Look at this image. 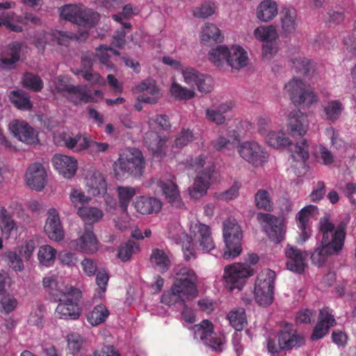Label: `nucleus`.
<instances>
[{
	"mask_svg": "<svg viewBox=\"0 0 356 356\" xmlns=\"http://www.w3.org/2000/svg\"><path fill=\"white\" fill-rule=\"evenodd\" d=\"M200 39L202 42L204 44L211 41L221 42L224 40V36L214 24L206 23L202 26Z\"/></svg>",
	"mask_w": 356,
	"mask_h": 356,
	"instance_id": "72a5a7b5",
	"label": "nucleus"
},
{
	"mask_svg": "<svg viewBox=\"0 0 356 356\" xmlns=\"http://www.w3.org/2000/svg\"><path fill=\"white\" fill-rule=\"evenodd\" d=\"M145 168V158L142 152L131 148L120 154L113 164L115 176L117 179H124L131 176L140 177Z\"/></svg>",
	"mask_w": 356,
	"mask_h": 356,
	"instance_id": "f03ea898",
	"label": "nucleus"
},
{
	"mask_svg": "<svg viewBox=\"0 0 356 356\" xmlns=\"http://www.w3.org/2000/svg\"><path fill=\"white\" fill-rule=\"evenodd\" d=\"M194 139L193 131L189 129H182L175 140L174 146L182 148L191 143Z\"/></svg>",
	"mask_w": 356,
	"mask_h": 356,
	"instance_id": "052dcab7",
	"label": "nucleus"
},
{
	"mask_svg": "<svg viewBox=\"0 0 356 356\" xmlns=\"http://www.w3.org/2000/svg\"><path fill=\"white\" fill-rule=\"evenodd\" d=\"M56 250L50 245H42L39 248L38 257L40 262L45 266H51L55 260Z\"/></svg>",
	"mask_w": 356,
	"mask_h": 356,
	"instance_id": "864d4df0",
	"label": "nucleus"
},
{
	"mask_svg": "<svg viewBox=\"0 0 356 356\" xmlns=\"http://www.w3.org/2000/svg\"><path fill=\"white\" fill-rule=\"evenodd\" d=\"M50 35L53 41L57 42L59 45L65 47H67L70 44V40L75 38L74 33L58 30L52 31Z\"/></svg>",
	"mask_w": 356,
	"mask_h": 356,
	"instance_id": "680f3d73",
	"label": "nucleus"
},
{
	"mask_svg": "<svg viewBox=\"0 0 356 356\" xmlns=\"http://www.w3.org/2000/svg\"><path fill=\"white\" fill-rule=\"evenodd\" d=\"M52 163L55 169L65 178L72 177L77 170V161L69 156L56 154Z\"/></svg>",
	"mask_w": 356,
	"mask_h": 356,
	"instance_id": "393cba45",
	"label": "nucleus"
},
{
	"mask_svg": "<svg viewBox=\"0 0 356 356\" xmlns=\"http://www.w3.org/2000/svg\"><path fill=\"white\" fill-rule=\"evenodd\" d=\"M82 298L81 291H75L73 296L67 297L58 302L55 314L60 319L77 320L81 316V309L79 305Z\"/></svg>",
	"mask_w": 356,
	"mask_h": 356,
	"instance_id": "ddd939ff",
	"label": "nucleus"
},
{
	"mask_svg": "<svg viewBox=\"0 0 356 356\" xmlns=\"http://www.w3.org/2000/svg\"><path fill=\"white\" fill-rule=\"evenodd\" d=\"M254 274V270L245 264H233L224 268L222 282L229 291H241L247 279Z\"/></svg>",
	"mask_w": 356,
	"mask_h": 356,
	"instance_id": "423d86ee",
	"label": "nucleus"
},
{
	"mask_svg": "<svg viewBox=\"0 0 356 356\" xmlns=\"http://www.w3.org/2000/svg\"><path fill=\"white\" fill-rule=\"evenodd\" d=\"M0 228L7 235H10L13 230L17 229L12 215L3 207H0Z\"/></svg>",
	"mask_w": 356,
	"mask_h": 356,
	"instance_id": "09e8293b",
	"label": "nucleus"
},
{
	"mask_svg": "<svg viewBox=\"0 0 356 356\" xmlns=\"http://www.w3.org/2000/svg\"><path fill=\"white\" fill-rule=\"evenodd\" d=\"M152 266L161 273H165L170 267L171 261L166 252L159 248H154L149 257Z\"/></svg>",
	"mask_w": 356,
	"mask_h": 356,
	"instance_id": "7c9ffc66",
	"label": "nucleus"
},
{
	"mask_svg": "<svg viewBox=\"0 0 356 356\" xmlns=\"http://www.w3.org/2000/svg\"><path fill=\"white\" fill-rule=\"evenodd\" d=\"M291 63L292 69L298 74L309 76L310 72L314 70L313 63L304 56H296L291 58Z\"/></svg>",
	"mask_w": 356,
	"mask_h": 356,
	"instance_id": "a19ab883",
	"label": "nucleus"
},
{
	"mask_svg": "<svg viewBox=\"0 0 356 356\" xmlns=\"http://www.w3.org/2000/svg\"><path fill=\"white\" fill-rule=\"evenodd\" d=\"M317 214H318V208L313 204L304 207L296 214L297 226L301 231L300 235V242L304 243L310 237L311 229L309 222Z\"/></svg>",
	"mask_w": 356,
	"mask_h": 356,
	"instance_id": "f3484780",
	"label": "nucleus"
},
{
	"mask_svg": "<svg viewBox=\"0 0 356 356\" xmlns=\"http://www.w3.org/2000/svg\"><path fill=\"white\" fill-rule=\"evenodd\" d=\"M136 210L143 215L158 213L162 207V202L154 197L138 196L134 202Z\"/></svg>",
	"mask_w": 356,
	"mask_h": 356,
	"instance_id": "c85d7f7f",
	"label": "nucleus"
},
{
	"mask_svg": "<svg viewBox=\"0 0 356 356\" xmlns=\"http://www.w3.org/2000/svg\"><path fill=\"white\" fill-rule=\"evenodd\" d=\"M87 138L88 137L80 134H76L75 136H72L68 134H64L63 136V141L65 146L75 152H79L83 150L87 149Z\"/></svg>",
	"mask_w": 356,
	"mask_h": 356,
	"instance_id": "c9c22d12",
	"label": "nucleus"
},
{
	"mask_svg": "<svg viewBox=\"0 0 356 356\" xmlns=\"http://www.w3.org/2000/svg\"><path fill=\"white\" fill-rule=\"evenodd\" d=\"M138 249V246L134 241H129L120 246L118 256L122 261H127L130 259L135 250Z\"/></svg>",
	"mask_w": 356,
	"mask_h": 356,
	"instance_id": "bf43d9fd",
	"label": "nucleus"
},
{
	"mask_svg": "<svg viewBox=\"0 0 356 356\" xmlns=\"http://www.w3.org/2000/svg\"><path fill=\"white\" fill-rule=\"evenodd\" d=\"M275 272L266 269L257 275L254 284V297L257 302L261 306L270 305L274 300Z\"/></svg>",
	"mask_w": 356,
	"mask_h": 356,
	"instance_id": "0eeeda50",
	"label": "nucleus"
},
{
	"mask_svg": "<svg viewBox=\"0 0 356 356\" xmlns=\"http://www.w3.org/2000/svg\"><path fill=\"white\" fill-rule=\"evenodd\" d=\"M208 56L209 60L218 67L226 61L232 68L240 69L248 63L247 52L240 46H233L229 49L226 46L218 45L211 49Z\"/></svg>",
	"mask_w": 356,
	"mask_h": 356,
	"instance_id": "20e7f679",
	"label": "nucleus"
},
{
	"mask_svg": "<svg viewBox=\"0 0 356 356\" xmlns=\"http://www.w3.org/2000/svg\"><path fill=\"white\" fill-rule=\"evenodd\" d=\"M236 148L240 156L253 165H261L268 161L267 152L254 140L238 141Z\"/></svg>",
	"mask_w": 356,
	"mask_h": 356,
	"instance_id": "9b49d317",
	"label": "nucleus"
},
{
	"mask_svg": "<svg viewBox=\"0 0 356 356\" xmlns=\"http://www.w3.org/2000/svg\"><path fill=\"white\" fill-rule=\"evenodd\" d=\"M87 192L93 196L104 195L107 192V184L104 175L97 170H90L86 177Z\"/></svg>",
	"mask_w": 356,
	"mask_h": 356,
	"instance_id": "412c9836",
	"label": "nucleus"
},
{
	"mask_svg": "<svg viewBox=\"0 0 356 356\" xmlns=\"http://www.w3.org/2000/svg\"><path fill=\"white\" fill-rule=\"evenodd\" d=\"M79 17H80V22H77V25L83 26L93 25L99 19V15L97 12L91 9H83L81 7Z\"/></svg>",
	"mask_w": 356,
	"mask_h": 356,
	"instance_id": "5fc2aeb1",
	"label": "nucleus"
},
{
	"mask_svg": "<svg viewBox=\"0 0 356 356\" xmlns=\"http://www.w3.org/2000/svg\"><path fill=\"white\" fill-rule=\"evenodd\" d=\"M6 257L10 267L15 271H22L24 269V264L22 256L16 252L10 251L6 253Z\"/></svg>",
	"mask_w": 356,
	"mask_h": 356,
	"instance_id": "338daca9",
	"label": "nucleus"
},
{
	"mask_svg": "<svg viewBox=\"0 0 356 356\" xmlns=\"http://www.w3.org/2000/svg\"><path fill=\"white\" fill-rule=\"evenodd\" d=\"M192 330L195 339L202 341L216 352L222 350L225 337L213 332V325L210 321L203 320L200 323L195 325Z\"/></svg>",
	"mask_w": 356,
	"mask_h": 356,
	"instance_id": "9d476101",
	"label": "nucleus"
},
{
	"mask_svg": "<svg viewBox=\"0 0 356 356\" xmlns=\"http://www.w3.org/2000/svg\"><path fill=\"white\" fill-rule=\"evenodd\" d=\"M8 99L10 103L17 109L29 111L33 108L30 97L23 90H15L10 92Z\"/></svg>",
	"mask_w": 356,
	"mask_h": 356,
	"instance_id": "473e14b6",
	"label": "nucleus"
},
{
	"mask_svg": "<svg viewBox=\"0 0 356 356\" xmlns=\"http://www.w3.org/2000/svg\"><path fill=\"white\" fill-rule=\"evenodd\" d=\"M0 304L2 311L6 314L13 312L17 305V299L10 294L3 295L1 299Z\"/></svg>",
	"mask_w": 356,
	"mask_h": 356,
	"instance_id": "69168bd1",
	"label": "nucleus"
},
{
	"mask_svg": "<svg viewBox=\"0 0 356 356\" xmlns=\"http://www.w3.org/2000/svg\"><path fill=\"white\" fill-rule=\"evenodd\" d=\"M109 280V275L105 270H99L96 276V284L99 286V291L97 296L99 299H102L104 296V293L107 289L108 282Z\"/></svg>",
	"mask_w": 356,
	"mask_h": 356,
	"instance_id": "e2e57ef3",
	"label": "nucleus"
},
{
	"mask_svg": "<svg viewBox=\"0 0 356 356\" xmlns=\"http://www.w3.org/2000/svg\"><path fill=\"white\" fill-rule=\"evenodd\" d=\"M287 257V269L299 274H302L305 268L307 255L296 247L288 245L285 250Z\"/></svg>",
	"mask_w": 356,
	"mask_h": 356,
	"instance_id": "4be33fe9",
	"label": "nucleus"
},
{
	"mask_svg": "<svg viewBox=\"0 0 356 356\" xmlns=\"http://www.w3.org/2000/svg\"><path fill=\"white\" fill-rule=\"evenodd\" d=\"M144 140L145 145L153 154L159 156L165 155V145L168 141V138L165 136H162L157 131H148L145 134Z\"/></svg>",
	"mask_w": 356,
	"mask_h": 356,
	"instance_id": "cd10ccee",
	"label": "nucleus"
},
{
	"mask_svg": "<svg viewBox=\"0 0 356 356\" xmlns=\"http://www.w3.org/2000/svg\"><path fill=\"white\" fill-rule=\"evenodd\" d=\"M267 143L269 145L279 149L291 145L290 139L285 136V134L279 131H270L267 136Z\"/></svg>",
	"mask_w": 356,
	"mask_h": 356,
	"instance_id": "8fccbe9b",
	"label": "nucleus"
},
{
	"mask_svg": "<svg viewBox=\"0 0 356 356\" xmlns=\"http://www.w3.org/2000/svg\"><path fill=\"white\" fill-rule=\"evenodd\" d=\"M215 167L209 166L201 171L195 178L193 188L190 190V195L194 198L204 195L210 186Z\"/></svg>",
	"mask_w": 356,
	"mask_h": 356,
	"instance_id": "b1692460",
	"label": "nucleus"
},
{
	"mask_svg": "<svg viewBox=\"0 0 356 356\" xmlns=\"http://www.w3.org/2000/svg\"><path fill=\"white\" fill-rule=\"evenodd\" d=\"M9 130L19 141L27 145L38 144V134L26 121L14 120L9 124Z\"/></svg>",
	"mask_w": 356,
	"mask_h": 356,
	"instance_id": "2eb2a0df",
	"label": "nucleus"
},
{
	"mask_svg": "<svg viewBox=\"0 0 356 356\" xmlns=\"http://www.w3.org/2000/svg\"><path fill=\"white\" fill-rule=\"evenodd\" d=\"M43 286L47 289L49 296L55 302H59L63 299L73 296L75 291L79 289L65 284L63 282L57 280L54 277L43 278Z\"/></svg>",
	"mask_w": 356,
	"mask_h": 356,
	"instance_id": "dca6fc26",
	"label": "nucleus"
},
{
	"mask_svg": "<svg viewBox=\"0 0 356 356\" xmlns=\"http://www.w3.org/2000/svg\"><path fill=\"white\" fill-rule=\"evenodd\" d=\"M24 43L15 41L7 46L6 51L0 55V67L2 69H13V65L20 59L21 51Z\"/></svg>",
	"mask_w": 356,
	"mask_h": 356,
	"instance_id": "a878e982",
	"label": "nucleus"
},
{
	"mask_svg": "<svg viewBox=\"0 0 356 356\" xmlns=\"http://www.w3.org/2000/svg\"><path fill=\"white\" fill-rule=\"evenodd\" d=\"M80 8L81 7L76 5H66L60 9V15L63 19L77 24V22H80Z\"/></svg>",
	"mask_w": 356,
	"mask_h": 356,
	"instance_id": "6e6d98bb",
	"label": "nucleus"
},
{
	"mask_svg": "<svg viewBox=\"0 0 356 356\" xmlns=\"http://www.w3.org/2000/svg\"><path fill=\"white\" fill-rule=\"evenodd\" d=\"M190 235L191 240L185 245H182L186 260H189L194 256V247L207 252H210L214 249L215 243L209 226L199 221L192 222L190 227Z\"/></svg>",
	"mask_w": 356,
	"mask_h": 356,
	"instance_id": "7ed1b4c3",
	"label": "nucleus"
},
{
	"mask_svg": "<svg viewBox=\"0 0 356 356\" xmlns=\"http://www.w3.org/2000/svg\"><path fill=\"white\" fill-rule=\"evenodd\" d=\"M242 230L235 220H227L223 223V238L225 243L222 257L234 259L242 251Z\"/></svg>",
	"mask_w": 356,
	"mask_h": 356,
	"instance_id": "39448f33",
	"label": "nucleus"
},
{
	"mask_svg": "<svg viewBox=\"0 0 356 356\" xmlns=\"http://www.w3.org/2000/svg\"><path fill=\"white\" fill-rule=\"evenodd\" d=\"M36 248V243L34 240L25 241L19 249V254L26 261H29L33 256V252Z\"/></svg>",
	"mask_w": 356,
	"mask_h": 356,
	"instance_id": "774afa93",
	"label": "nucleus"
},
{
	"mask_svg": "<svg viewBox=\"0 0 356 356\" xmlns=\"http://www.w3.org/2000/svg\"><path fill=\"white\" fill-rule=\"evenodd\" d=\"M67 346L70 353L74 356H84L86 350L83 346L84 339L76 333H71L67 337Z\"/></svg>",
	"mask_w": 356,
	"mask_h": 356,
	"instance_id": "ea45409f",
	"label": "nucleus"
},
{
	"mask_svg": "<svg viewBox=\"0 0 356 356\" xmlns=\"http://www.w3.org/2000/svg\"><path fill=\"white\" fill-rule=\"evenodd\" d=\"M322 107V118L331 123L337 122L344 110V106L339 100H330Z\"/></svg>",
	"mask_w": 356,
	"mask_h": 356,
	"instance_id": "c756f323",
	"label": "nucleus"
},
{
	"mask_svg": "<svg viewBox=\"0 0 356 356\" xmlns=\"http://www.w3.org/2000/svg\"><path fill=\"white\" fill-rule=\"evenodd\" d=\"M282 33L286 37L295 33L298 25L296 10L291 6L283 7L280 11Z\"/></svg>",
	"mask_w": 356,
	"mask_h": 356,
	"instance_id": "bb28decb",
	"label": "nucleus"
},
{
	"mask_svg": "<svg viewBox=\"0 0 356 356\" xmlns=\"http://www.w3.org/2000/svg\"><path fill=\"white\" fill-rule=\"evenodd\" d=\"M277 15V5L271 0L263 1L257 8V17L263 22H269Z\"/></svg>",
	"mask_w": 356,
	"mask_h": 356,
	"instance_id": "f704fd0d",
	"label": "nucleus"
},
{
	"mask_svg": "<svg viewBox=\"0 0 356 356\" xmlns=\"http://www.w3.org/2000/svg\"><path fill=\"white\" fill-rule=\"evenodd\" d=\"M77 214L83 219L87 225H92L93 223L100 220L104 216L101 209L96 207H80Z\"/></svg>",
	"mask_w": 356,
	"mask_h": 356,
	"instance_id": "e433bc0d",
	"label": "nucleus"
},
{
	"mask_svg": "<svg viewBox=\"0 0 356 356\" xmlns=\"http://www.w3.org/2000/svg\"><path fill=\"white\" fill-rule=\"evenodd\" d=\"M70 247L86 254H93L98 250V240L93 232L92 225H86L78 238L72 240Z\"/></svg>",
	"mask_w": 356,
	"mask_h": 356,
	"instance_id": "4468645a",
	"label": "nucleus"
},
{
	"mask_svg": "<svg viewBox=\"0 0 356 356\" xmlns=\"http://www.w3.org/2000/svg\"><path fill=\"white\" fill-rule=\"evenodd\" d=\"M309 126L307 115L300 110L291 111L288 117L287 131L293 138H302L307 131Z\"/></svg>",
	"mask_w": 356,
	"mask_h": 356,
	"instance_id": "a211bd4d",
	"label": "nucleus"
},
{
	"mask_svg": "<svg viewBox=\"0 0 356 356\" xmlns=\"http://www.w3.org/2000/svg\"><path fill=\"white\" fill-rule=\"evenodd\" d=\"M170 92L171 96L178 101H186L192 99L195 96L193 90L183 87L175 81L172 83Z\"/></svg>",
	"mask_w": 356,
	"mask_h": 356,
	"instance_id": "de8ad7c7",
	"label": "nucleus"
},
{
	"mask_svg": "<svg viewBox=\"0 0 356 356\" xmlns=\"http://www.w3.org/2000/svg\"><path fill=\"white\" fill-rule=\"evenodd\" d=\"M216 5L211 1H205L200 6L196 7L193 13V15L198 18L205 19L214 14Z\"/></svg>",
	"mask_w": 356,
	"mask_h": 356,
	"instance_id": "13d9d810",
	"label": "nucleus"
},
{
	"mask_svg": "<svg viewBox=\"0 0 356 356\" xmlns=\"http://www.w3.org/2000/svg\"><path fill=\"white\" fill-rule=\"evenodd\" d=\"M175 276L173 289L184 296H195L197 293V275L195 271L183 264L177 265L175 269Z\"/></svg>",
	"mask_w": 356,
	"mask_h": 356,
	"instance_id": "6e6552de",
	"label": "nucleus"
},
{
	"mask_svg": "<svg viewBox=\"0 0 356 356\" xmlns=\"http://www.w3.org/2000/svg\"><path fill=\"white\" fill-rule=\"evenodd\" d=\"M195 86H197V90L200 92L208 93L213 89V80L210 76L202 74Z\"/></svg>",
	"mask_w": 356,
	"mask_h": 356,
	"instance_id": "0e129e2a",
	"label": "nucleus"
},
{
	"mask_svg": "<svg viewBox=\"0 0 356 356\" xmlns=\"http://www.w3.org/2000/svg\"><path fill=\"white\" fill-rule=\"evenodd\" d=\"M117 193L119 199V206L123 213L127 211V208L131 199L136 195V191L130 186H118Z\"/></svg>",
	"mask_w": 356,
	"mask_h": 356,
	"instance_id": "c03bdc74",
	"label": "nucleus"
},
{
	"mask_svg": "<svg viewBox=\"0 0 356 356\" xmlns=\"http://www.w3.org/2000/svg\"><path fill=\"white\" fill-rule=\"evenodd\" d=\"M346 225L341 222L337 227L330 220L329 214L321 218L318 223V234L321 236V245L311 255L313 264L322 266L329 256L337 254L343 248L346 237Z\"/></svg>",
	"mask_w": 356,
	"mask_h": 356,
	"instance_id": "f257e3e1",
	"label": "nucleus"
},
{
	"mask_svg": "<svg viewBox=\"0 0 356 356\" xmlns=\"http://www.w3.org/2000/svg\"><path fill=\"white\" fill-rule=\"evenodd\" d=\"M284 90L296 106L302 104L310 105L318 101L312 88L300 79H292L285 85Z\"/></svg>",
	"mask_w": 356,
	"mask_h": 356,
	"instance_id": "1a4fd4ad",
	"label": "nucleus"
},
{
	"mask_svg": "<svg viewBox=\"0 0 356 356\" xmlns=\"http://www.w3.org/2000/svg\"><path fill=\"white\" fill-rule=\"evenodd\" d=\"M157 186L161 188L169 202L179 207V193L177 186L171 179H160L156 181Z\"/></svg>",
	"mask_w": 356,
	"mask_h": 356,
	"instance_id": "2f4dec72",
	"label": "nucleus"
},
{
	"mask_svg": "<svg viewBox=\"0 0 356 356\" xmlns=\"http://www.w3.org/2000/svg\"><path fill=\"white\" fill-rule=\"evenodd\" d=\"M211 143L215 149L225 152L227 150L235 149L236 145L238 143V139L236 137H234L231 140L220 136L217 138L213 140Z\"/></svg>",
	"mask_w": 356,
	"mask_h": 356,
	"instance_id": "603ef678",
	"label": "nucleus"
},
{
	"mask_svg": "<svg viewBox=\"0 0 356 356\" xmlns=\"http://www.w3.org/2000/svg\"><path fill=\"white\" fill-rule=\"evenodd\" d=\"M257 220L263 225L265 232L272 241L279 243L284 239V224L280 218L270 213H259Z\"/></svg>",
	"mask_w": 356,
	"mask_h": 356,
	"instance_id": "f8f14e48",
	"label": "nucleus"
},
{
	"mask_svg": "<svg viewBox=\"0 0 356 356\" xmlns=\"http://www.w3.org/2000/svg\"><path fill=\"white\" fill-rule=\"evenodd\" d=\"M290 150L291 157L296 161L305 163L309 159V145L306 139H303L301 142L291 146Z\"/></svg>",
	"mask_w": 356,
	"mask_h": 356,
	"instance_id": "a18cd8bd",
	"label": "nucleus"
},
{
	"mask_svg": "<svg viewBox=\"0 0 356 356\" xmlns=\"http://www.w3.org/2000/svg\"><path fill=\"white\" fill-rule=\"evenodd\" d=\"M227 319L229 324L236 331H241L247 325V318L243 308H235L231 310L227 314Z\"/></svg>",
	"mask_w": 356,
	"mask_h": 356,
	"instance_id": "58836bf2",
	"label": "nucleus"
},
{
	"mask_svg": "<svg viewBox=\"0 0 356 356\" xmlns=\"http://www.w3.org/2000/svg\"><path fill=\"white\" fill-rule=\"evenodd\" d=\"M254 204L259 209L266 211L273 210V202L270 193L265 189H259L254 194Z\"/></svg>",
	"mask_w": 356,
	"mask_h": 356,
	"instance_id": "37998d69",
	"label": "nucleus"
},
{
	"mask_svg": "<svg viewBox=\"0 0 356 356\" xmlns=\"http://www.w3.org/2000/svg\"><path fill=\"white\" fill-rule=\"evenodd\" d=\"M68 99L75 105L88 103L92 101L93 97L81 85L72 86L70 87L68 93Z\"/></svg>",
	"mask_w": 356,
	"mask_h": 356,
	"instance_id": "4c0bfd02",
	"label": "nucleus"
},
{
	"mask_svg": "<svg viewBox=\"0 0 356 356\" xmlns=\"http://www.w3.org/2000/svg\"><path fill=\"white\" fill-rule=\"evenodd\" d=\"M46 172L42 164L35 163L31 165L26 172L27 185L36 191H41L46 184Z\"/></svg>",
	"mask_w": 356,
	"mask_h": 356,
	"instance_id": "5701e85b",
	"label": "nucleus"
},
{
	"mask_svg": "<svg viewBox=\"0 0 356 356\" xmlns=\"http://www.w3.org/2000/svg\"><path fill=\"white\" fill-rule=\"evenodd\" d=\"M48 237L55 241H60L64 238V232L61 226L58 211L51 208L48 211V217L44 227Z\"/></svg>",
	"mask_w": 356,
	"mask_h": 356,
	"instance_id": "aec40b11",
	"label": "nucleus"
},
{
	"mask_svg": "<svg viewBox=\"0 0 356 356\" xmlns=\"http://www.w3.org/2000/svg\"><path fill=\"white\" fill-rule=\"evenodd\" d=\"M254 37L264 42H271L277 38L276 29L273 26H261L254 31Z\"/></svg>",
	"mask_w": 356,
	"mask_h": 356,
	"instance_id": "3c124183",
	"label": "nucleus"
},
{
	"mask_svg": "<svg viewBox=\"0 0 356 356\" xmlns=\"http://www.w3.org/2000/svg\"><path fill=\"white\" fill-rule=\"evenodd\" d=\"M110 312L103 304L95 306L93 309L87 315L88 322L92 326L98 325L108 317Z\"/></svg>",
	"mask_w": 356,
	"mask_h": 356,
	"instance_id": "79ce46f5",
	"label": "nucleus"
},
{
	"mask_svg": "<svg viewBox=\"0 0 356 356\" xmlns=\"http://www.w3.org/2000/svg\"><path fill=\"white\" fill-rule=\"evenodd\" d=\"M22 86L33 92H40L44 87L42 79L38 75L31 72H25L22 78Z\"/></svg>",
	"mask_w": 356,
	"mask_h": 356,
	"instance_id": "49530a36",
	"label": "nucleus"
},
{
	"mask_svg": "<svg viewBox=\"0 0 356 356\" xmlns=\"http://www.w3.org/2000/svg\"><path fill=\"white\" fill-rule=\"evenodd\" d=\"M184 296L181 293H177L173 289V285L170 291H165L161 297V301L165 305H171L176 303L184 304L185 302Z\"/></svg>",
	"mask_w": 356,
	"mask_h": 356,
	"instance_id": "4d7b16f0",
	"label": "nucleus"
},
{
	"mask_svg": "<svg viewBox=\"0 0 356 356\" xmlns=\"http://www.w3.org/2000/svg\"><path fill=\"white\" fill-rule=\"evenodd\" d=\"M278 342L284 350H289L300 347L305 343V339L301 334L289 324L284 326L277 336Z\"/></svg>",
	"mask_w": 356,
	"mask_h": 356,
	"instance_id": "6ab92c4d",
	"label": "nucleus"
}]
</instances>
